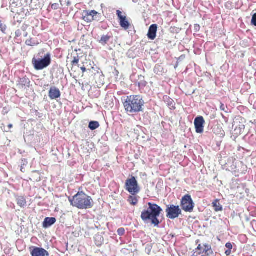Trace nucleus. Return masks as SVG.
Returning a JSON list of instances; mask_svg holds the SVG:
<instances>
[{"mask_svg": "<svg viewBox=\"0 0 256 256\" xmlns=\"http://www.w3.org/2000/svg\"><path fill=\"white\" fill-rule=\"evenodd\" d=\"M68 200L72 206L80 210L91 208L93 206L92 198L83 192H78L72 197H69Z\"/></svg>", "mask_w": 256, "mask_h": 256, "instance_id": "nucleus-1", "label": "nucleus"}, {"mask_svg": "<svg viewBox=\"0 0 256 256\" xmlns=\"http://www.w3.org/2000/svg\"><path fill=\"white\" fill-rule=\"evenodd\" d=\"M148 208L142 212L141 218L144 222L150 220L152 224L158 226L160 223L158 217L162 210L156 204L148 202Z\"/></svg>", "mask_w": 256, "mask_h": 256, "instance_id": "nucleus-2", "label": "nucleus"}, {"mask_svg": "<svg viewBox=\"0 0 256 256\" xmlns=\"http://www.w3.org/2000/svg\"><path fill=\"white\" fill-rule=\"evenodd\" d=\"M144 102L140 96L131 95L126 97L124 106L127 112L138 113L144 110Z\"/></svg>", "mask_w": 256, "mask_h": 256, "instance_id": "nucleus-3", "label": "nucleus"}, {"mask_svg": "<svg viewBox=\"0 0 256 256\" xmlns=\"http://www.w3.org/2000/svg\"><path fill=\"white\" fill-rule=\"evenodd\" d=\"M124 188L130 194H138L140 191L138 182L134 176H131L126 180Z\"/></svg>", "mask_w": 256, "mask_h": 256, "instance_id": "nucleus-4", "label": "nucleus"}, {"mask_svg": "<svg viewBox=\"0 0 256 256\" xmlns=\"http://www.w3.org/2000/svg\"><path fill=\"white\" fill-rule=\"evenodd\" d=\"M192 256H214V254L210 244H199Z\"/></svg>", "mask_w": 256, "mask_h": 256, "instance_id": "nucleus-5", "label": "nucleus"}, {"mask_svg": "<svg viewBox=\"0 0 256 256\" xmlns=\"http://www.w3.org/2000/svg\"><path fill=\"white\" fill-rule=\"evenodd\" d=\"M51 62L50 54H48L43 59L37 60L34 58L32 63L36 70H41L48 66Z\"/></svg>", "mask_w": 256, "mask_h": 256, "instance_id": "nucleus-6", "label": "nucleus"}, {"mask_svg": "<svg viewBox=\"0 0 256 256\" xmlns=\"http://www.w3.org/2000/svg\"><path fill=\"white\" fill-rule=\"evenodd\" d=\"M194 206V202L190 194H187L182 198L180 202V206L184 212H192Z\"/></svg>", "mask_w": 256, "mask_h": 256, "instance_id": "nucleus-7", "label": "nucleus"}, {"mask_svg": "<svg viewBox=\"0 0 256 256\" xmlns=\"http://www.w3.org/2000/svg\"><path fill=\"white\" fill-rule=\"evenodd\" d=\"M166 216L170 220H174L178 218L182 214V210L179 206L174 204H169L166 206Z\"/></svg>", "mask_w": 256, "mask_h": 256, "instance_id": "nucleus-8", "label": "nucleus"}, {"mask_svg": "<svg viewBox=\"0 0 256 256\" xmlns=\"http://www.w3.org/2000/svg\"><path fill=\"white\" fill-rule=\"evenodd\" d=\"M116 14L118 16L120 26L124 30H128L129 28L130 24L126 16L125 15H122V12L120 10H116Z\"/></svg>", "mask_w": 256, "mask_h": 256, "instance_id": "nucleus-9", "label": "nucleus"}, {"mask_svg": "<svg viewBox=\"0 0 256 256\" xmlns=\"http://www.w3.org/2000/svg\"><path fill=\"white\" fill-rule=\"evenodd\" d=\"M98 14V12L94 10H84L82 14V20L86 22H91L94 20V17Z\"/></svg>", "mask_w": 256, "mask_h": 256, "instance_id": "nucleus-10", "label": "nucleus"}, {"mask_svg": "<svg viewBox=\"0 0 256 256\" xmlns=\"http://www.w3.org/2000/svg\"><path fill=\"white\" fill-rule=\"evenodd\" d=\"M30 250L32 256H49L48 252L43 248L32 246Z\"/></svg>", "mask_w": 256, "mask_h": 256, "instance_id": "nucleus-11", "label": "nucleus"}, {"mask_svg": "<svg viewBox=\"0 0 256 256\" xmlns=\"http://www.w3.org/2000/svg\"><path fill=\"white\" fill-rule=\"evenodd\" d=\"M205 121L202 116H200L196 118L194 120V124L196 128V132L197 133L201 134L204 132V124Z\"/></svg>", "mask_w": 256, "mask_h": 256, "instance_id": "nucleus-12", "label": "nucleus"}, {"mask_svg": "<svg viewBox=\"0 0 256 256\" xmlns=\"http://www.w3.org/2000/svg\"><path fill=\"white\" fill-rule=\"evenodd\" d=\"M158 26L156 24L151 25L148 29L147 34L148 38L151 40H154L156 36Z\"/></svg>", "mask_w": 256, "mask_h": 256, "instance_id": "nucleus-13", "label": "nucleus"}, {"mask_svg": "<svg viewBox=\"0 0 256 256\" xmlns=\"http://www.w3.org/2000/svg\"><path fill=\"white\" fill-rule=\"evenodd\" d=\"M60 92L56 87L50 88L48 92V96L51 100H54L60 98Z\"/></svg>", "mask_w": 256, "mask_h": 256, "instance_id": "nucleus-14", "label": "nucleus"}, {"mask_svg": "<svg viewBox=\"0 0 256 256\" xmlns=\"http://www.w3.org/2000/svg\"><path fill=\"white\" fill-rule=\"evenodd\" d=\"M56 222V219L54 218H46L43 222L44 228L49 227L54 224Z\"/></svg>", "mask_w": 256, "mask_h": 256, "instance_id": "nucleus-15", "label": "nucleus"}, {"mask_svg": "<svg viewBox=\"0 0 256 256\" xmlns=\"http://www.w3.org/2000/svg\"><path fill=\"white\" fill-rule=\"evenodd\" d=\"M139 196L137 194H130L128 199V202L132 206H136L138 202Z\"/></svg>", "mask_w": 256, "mask_h": 256, "instance_id": "nucleus-16", "label": "nucleus"}, {"mask_svg": "<svg viewBox=\"0 0 256 256\" xmlns=\"http://www.w3.org/2000/svg\"><path fill=\"white\" fill-rule=\"evenodd\" d=\"M112 38V34L102 35L99 40V42L102 46H105Z\"/></svg>", "mask_w": 256, "mask_h": 256, "instance_id": "nucleus-17", "label": "nucleus"}, {"mask_svg": "<svg viewBox=\"0 0 256 256\" xmlns=\"http://www.w3.org/2000/svg\"><path fill=\"white\" fill-rule=\"evenodd\" d=\"M212 205L216 212L222 210V206L219 202V200L218 199L214 200V202H212Z\"/></svg>", "mask_w": 256, "mask_h": 256, "instance_id": "nucleus-18", "label": "nucleus"}, {"mask_svg": "<svg viewBox=\"0 0 256 256\" xmlns=\"http://www.w3.org/2000/svg\"><path fill=\"white\" fill-rule=\"evenodd\" d=\"M17 204L21 208H24L26 206V201L24 196H18L16 198Z\"/></svg>", "mask_w": 256, "mask_h": 256, "instance_id": "nucleus-19", "label": "nucleus"}, {"mask_svg": "<svg viewBox=\"0 0 256 256\" xmlns=\"http://www.w3.org/2000/svg\"><path fill=\"white\" fill-rule=\"evenodd\" d=\"M26 44L28 46H35L39 44L38 42L34 38H30L26 41Z\"/></svg>", "mask_w": 256, "mask_h": 256, "instance_id": "nucleus-20", "label": "nucleus"}, {"mask_svg": "<svg viewBox=\"0 0 256 256\" xmlns=\"http://www.w3.org/2000/svg\"><path fill=\"white\" fill-rule=\"evenodd\" d=\"M100 126L98 122L92 121L89 123L88 127L91 130H94Z\"/></svg>", "mask_w": 256, "mask_h": 256, "instance_id": "nucleus-21", "label": "nucleus"}, {"mask_svg": "<svg viewBox=\"0 0 256 256\" xmlns=\"http://www.w3.org/2000/svg\"><path fill=\"white\" fill-rule=\"evenodd\" d=\"M79 58L78 56H74L73 58V60L72 61V66H76L78 65V64L79 62Z\"/></svg>", "mask_w": 256, "mask_h": 256, "instance_id": "nucleus-22", "label": "nucleus"}, {"mask_svg": "<svg viewBox=\"0 0 256 256\" xmlns=\"http://www.w3.org/2000/svg\"><path fill=\"white\" fill-rule=\"evenodd\" d=\"M117 232L118 234L120 236H124L125 234V230L123 228H120L118 230Z\"/></svg>", "mask_w": 256, "mask_h": 256, "instance_id": "nucleus-23", "label": "nucleus"}, {"mask_svg": "<svg viewBox=\"0 0 256 256\" xmlns=\"http://www.w3.org/2000/svg\"><path fill=\"white\" fill-rule=\"evenodd\" d=\"M166 99H167L168 100V104L169 106H172V107H174V106H173V103H174V101L172 99L170 98L169 97H168V96H166Z\"/></svg>", "mask_w": 256, "mask_h": 256, "instance_id": "nucleus-24", "label": "nucleus"}, {"mask_svg": "<svg viewBox=\"0 0 256 256\" xmlns=\"http://www.w3.org/2000/svg\"><path fill=\"white\" fill-rule=\"evenodd\" d=\"M51 8L52 10H58L59 8V5L57 3L53 4H52Z\"/></svg>", "mask_w": 256, "mask_h": 256, "instance_id": "nucleus-25", "label": "nucleus"}, {"mask_svg": "<svg viewBox=\"0 0 256 256\" xmlns=\"http://www.w3.org/2000/svg\"><path fill=\"white\" fill-rule=\"evenodd\" d=\"M252 23L253 24L254 26H256V14H254L252 18Z\"/></svg>", "mask_w": 256, "mask_h": 256, "instance_id": "nucleus-26", "label": "nucleus"}, {"mask_svg": "<svg viewBox=\"0 0 256 256\" xmlns=\"http://www.w3.org/2000/svg\"><path fill=\"white\" fill-rule=\"evenodd\" d=\"M226 246L228 250H232V245L230 242H227L226 244Z\"/></svg>", "mask_w": 256, "mask_h": 256, "instance_id": "nucleus-27", "label": "nucleus"}, {"mask_svg": "<svg viewBox=\"0 0 256 256\" xmlns=\"http://www.w3.org/2000/svg\"><path fill=\"white\" fill-rule=\"evenodd\" d=\"M231 250H228L225 252V254L227 256H228L231 254Z\"/></svg>", "mask_w": 256, "mask_h": 256, "instance_id": "nucleus-28", "label": "nucleus"}, {"mask_svg": "<svg viewBox=\"0 0 256 256\" xmlns=\"http://www.w3.org/2000/svg\"><path fill=\"white\" fill-rule=\"evenodd\" d=\"M1 128L3 130V131L4 132H10L9 130H6L5 129V126H4V124H2V126H1Z\"/></svg>", "mask_w": 256, "mask_h": 256, "instance_id": "nucleus-29", "label": "nucleus"}, {"mask_svg": "<svg viewBox=\"0 0 256 256\" xmlns=\"http://www.w3.org/2000/svg\"><path fill=\"white\" fill-rule=\"evenodd\" d=\"M80 69L82 70L83 73H84V72H86V68L84 66L81 67Z\"/></svg>", "mask_w": 256, "mask_h": 256, "instance_id": "nucleus-30", "label": "nucleus"}, {"mask_svg": "<svg viewBox=\"0 0 256 256\" xmlns=\"http://www.w3.org/2000/svg\"><path fill=\"white\" fill-rule=\"evenodd\" d=\"M12 127H13V126H12V124H9L8 125V128L9 129L12 128Z\"/></svg>", "mask_w": 256, "mask_h": 256, "instance_id": "nucleus-31", "label": "nucleus"}, {"mask_svg": "<svg viewBox=\"0 0 256 256\" xmlns=\"http://www.w3.org/2000/svg\"><path fill=\"white\" fill-rule=\"evenodd\" d=\"M220 132H222V134H223V133H224V130H221V129H220Z\"/></svg>", "mask_w": 256, "mask_h": 256, "instance_id": "nucleus-32", "label": "nucleus"}, {"mask_svg": "<svg viewBox=\"0 0 256 256\" xmlns=\"http://www.w3.org/2000/svg\"><path fill=\"white\" fill-rule=\"evenodd\" d=\"M96 244L98 246H100V245H101L102 242H100V243H98V244L96 243Z\"/></svg>", "mask_w": 256, "mask_h": 256, "instance_id": "nucleus-33", "label": "nucleus"}, {"mask_svg": "<svg viewBox=\"0 0 256 256\" xmlns=\"http://www.w3.org/2000/svg\"><path fill=\"white\" fill-rule=\"evenodd\" d=\"M157 67H155V69H154V70L156 71V69Z\"/></svg>", "mask_w": 256, "mask_h": 256, "instance_id": "nucleus-34", "label": "nucleus"}, {"mask_svg": "<svg viewBox=\"0 0 256 256\" xmlns=\"http://www.w3.org/2000/svg\"><path fill=\"white\" fill-rule=\"evenodd\" d=\"M0 24H1V21L0 20Z\"/></svg>", "mask_w": 256, "mask_h": 256, "instance_id": "nucleus-35", "label": "nucleus"}]
</instances>
